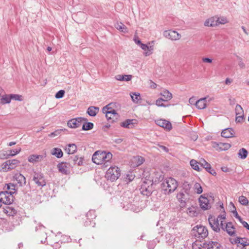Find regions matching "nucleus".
Listing matches in <instances>:
<instances>
[{
  "instance_id": "1",
  "label": "nucleus",
  "mask_w": 249,
  "mask_h": 249,
  "mask_svg": "<svg viewBox=\"0 0 249 249\" xmlns=\"http://www.w3.org/2000/svg\"><path fill=\"white\" fill-rule=\"evenodd\" d=\"M226 219L225 213L219 215L216 218L210 216L208 218L209 224L212 230L215 232H218L220 231V228L223 226L224 221Z\"/></svg>"
},
{
  "instance_id": "2",
  "label": "nucleus",
  "mask_w": 249,
  "mask_h": 249,
  "mask_svg": "<svg viewBox=\"0 0 249 249\" xmlns=\"http://www.w3.org/2000/svg\"><path fill=\"white\" fill-rule=\"evenodd\" d=\"M162 189L167 194L174 192L178 186L177 181L173 178H169L164 179L162 184Z\"/></svg>"
},
{
  "instance_id": "3",
  "label": "nucleus",
  "mask_w": 249,
  "mask_h": 249,
  "mask_svg": "<svg viewBox=\"0 0 249 249\" xmlns=\"http://www.w3.org/2000/svg\"><path fill=\"white\" fill-rule=\"evenodd\" d=\"M191 234L198 239H204L208 235V231L205 226L197 225L192 229Z\"/></svg>"
},
{
  "instance_id": "4",
  "label": "nucleus",
  "mask_w": 249,
  "mask_h": 249,
  "mask_svg": "<svg viewBox=\"0 0 249 249\" xmlns=\"http://www.w3.org/2000/svg\"><path fill=\"white\" fill-rule=\"evenodd\" d=\"M112 157V155L111 153L108 152L107 153L106 152L96 151L94 153L92 157V161L96 164H103V158H106L107 160H111Z\"/></svg>"
},
{
  "instance_id": "5",
  "label": "nucleus",
  "mask_w": 249,
  "mask_h": 249,
  "mask_svg": "<svg viewBox=\"0 0 249 249\" xmlns=\"http://www.w3.org/2000/svg\"><path fill=\"white\" fill-rule=\"evenodd\" d=\"M121 175V171L117 166H111L106 172L105 177L107 180L113 182Z\"/></svg>"
},
{
  "instance_id": "6",
  "label": "nucleus",
  "mask_w": 249,
  "mask_h": 249,
  "mask_svg": "<svg viewBox=\"0 0 249 249\" xmlns=\"http://www.w3.org/2000/svg\"><path fill=\"white\" fill-rule=\"evenodd\" d=\"M152 183L151 180L142 182L140 189L141 193L144 196H149L152 192Z\"/></svg>"
},
{
  "instance_id": "7",
  "label": "nucleus",
  "mask_w": 249,
  "mask_h": 249,
  "mask_svg": "<svg viewBox=\"0 0 249 249\" xmlns=\"http://www.w3.org/2000/svg\"><path fill=\"white\" fill-rule=\"evenodd\" d=\"M14 201V196L8 191L0 192V202L6 205L11 204Z\"/></svg>"
},
{
  "instance_id": "8",
  "label": "nucleus",
  "mask_w": 249,
  "mask_h": 249,
  "mask_svg": "<svg viewBox=\"0 0 249 249\" xmlns=\"http://www.w3.org/2000/svg\"><path fill=\"white\" fill-rule=\"evenodd\" d=\"M33 180L38 186L43 187L46 185V182L43 174L35 172Z\"/></svg>"
},
{
  "instance_id": "9",
  "label": "nucleus",
  "mask_w": 249,
  "mask_h": 249,
  "mask_svg": "<svg viewBox=\"0 0 249 249\" xmlns=\"http://www.w3.org/2000/svg\"><path fill=\"white\" fill-rule=\"evenodd\" d=\"M14 181H16L19 187H23L26 185V180L25 177L19 173H14L13 176Z\"/></svg>"
},
{
  "instance_id": "10",
  "label": "nucleus",
  "mask_w": 249,
  "mask_h": 249,
  "mask_svg": "<svg viewBox=\"0 0 249 249\" xmlns=\"http://www.w3.org/2000/svg\"><path fill=\"white\" fill-rule=\"evenodd\" d=\"M203 248L204 249H221L222 246L217 241H208L203 243Z\"/></svg>"
},
{
  "instance_id": "11",
  "label": "nucleus",
  "mask_w": 249,
  "mask_h": 249,
  "mask_svg": "<svg viewBox=\"0 0 249 249\" xmlns=\"http://www.w3.org/2000/svg\"><path fill=\"white\" fill-rule=\"evenodd\" d=\"M164 36L172 40H178L181 38V35L177 32L172 30L165 31L163 33Z\"/></svg>"
},
{
  "instance_id": "12",
  "label": "nucleus",
  "mask_w": 249,
  "mask_h": 249,
  "mask_svg": "<svg viewBox=\"0 0 249 249\" xmlns=\"http://www.w3.org/2000/svg\"><path fill=\"white\" fill-rule=\"evenodd\" d=\"M213 147L215 148L216 150H227L229 149L231 147V145L228 143H223V142H213Z\"/></svg>"
},
{
  "instance_id": "13",
  "label": "nucleus",
  "mask_w": 249,
  "mask_h": 249,
  "mask_svg": "<svg viewBox=\"0 0 249 249\" xmlns=\"http://www.w3.org/2000/svg\"><path fill=\"white\" fill-rule=\"evenodd\" d=\"M200 206L204 210H208L211 208V206L209 202V200L203 196H201L199 198Z\"/></svg>"
},
{
  "instance_id": "14",
  "label": "nucleus",
  "mask_w": 249,
  "mask_h": 249,
  "mask_svg": "<svg viewBox=\"0 0 249 249\" xmlns=\"http://www.w3.org/2000/svg\"><path fill=\"white\" fill-rule=\"evenodd\" d=\"M156 124L159 126L166 129L167 130H171L172 128L171 123L165 120L160 119L155 121Z\"/></svg>"
},
{
  "instance_id": "15",
  "label": "nucleus",
  "mask_w": 249,
  "mask_h": 249,
  "mask_svg": "<svg viewBox=\"0 0 249 249\" xmlns=\"http://www.w3.org/2000/svg\"><path fill=\"white\" fill-rule=\"evenodd\" d=\"M69 163L67 162H61L57 164V168L60 173L64 175H68L70 171L68 167Z\"/></svg>"
},
{
  "instance_id": "16",
  "label": "nucleus",
  "mask_w": 249,
  "mask_h": 249,
  "mask_svg": "<svg viewBox=\"0 0 249 249\" xmlns=\"http://www.w3.org/2000/svg\"><path fill=\"white\" fill-rule=\"evenodd\" d=\"M222 229L224 231H226L230 235L233 236L235 233V231L234 230V227L233 226L231 222H228L226 223L225 226L223 225V226L222 227Z\"/></svg>"
},
{
  "instance_id": "17",
  "label": "nucleus",
  "mask_w": 249,
  "mask_h": 249,
  "mask_svg": "<svg viewBox=\"0 0 249 249\" xmlns=\"http://www.w3.org/2000/svg\"><path fill=\"white\" fill-rule=\"evenodd\" d=\"M84 159L82 157H78L77 156L70 157L69 159V163L73 165H82L83 163Z\"/></svg>"
},
{
  "instance_id": "18",
  "label": "nucleus",
  "mask_w": 249,
  "mask_h": 249,
  "mask_svg": "<svg viewBox=\"0 0 249 249\" xmlns=\"http://www.w3.org/2000/svg\"><path fill=\"white\" fill-rule=\"evenodd\" d=\"M235 132L234 130L231 127L227 128L222 130L221 136L226 138H232L235 137Z\"/></svg>"
},
{
  "instance_id": "19",
  "label": "nucleus",
  "mask_w": 249,
  "mask_h": 249,
  "mask_svg": "<svg viewBox=\"0 0 249 249\" xmlns=\"http://www.w3.org/2000/svg\"><path fill=\"white\" fill-rule=\"evenodd\" d=\"M217 17L215 16L211 17L206 20L204 25L208 27H214L217 26Z\"/></svg>"
},
{
  "instance_id": "20",
  "label": "nucleus",
  "mask_w": 249,
  "mask_h": 249,
  "mask_svg": "<svg viewBox=\"0 0 249 249\" xmlns=\"http://www.w3.org/2000/svg\"><path fill=\"white\" fill-rule=\"evenodd\" d=\"M189 195L183 191L179 192L177 195L178 200L184 205L186 200L188 199Z\"/></svg>"
},
{
  "instance_id": "21",
  "label": "nucleus",
  "mask_w": 249,
  "mask_h": 249,
  "mask_svg": "<svg viewBox=\"0 0 249 249\" xmlns=\"http://www.w3.org/2000/svg\"><path fill=\"white\" fill-rule=\"evenodd\" d=\"M140 47L144 51L143 54L145 56H149L153 53V51L154 50L153 46H148L146 44H141V46Z\"/></svg>"
},
{
  "instance_id": "22",
  "label": "nucleus",
  "mask_w": 249,
  "mask_h": 249,
  "mask_svg": "<svg viewBox=\"0 0 249 249\" xmlns=\"http://www.w3.org/2000/svg\"><path fill=\"white\" fill-rule=\"evenodd\" d=\"M3 212L8 216H14L17 213V210L13 207L6 206L3 208Z\"/></svg>"
},
{
  "instance_id": "23",
  "label": "nucleus",
  "mask_w": 249,
  "mask_h": 249,
  "mask_svg": "<svg viewBox=\"0 0 249 249\" xmlns=\"http://www.w3.org/2000/svg\"><path fill=\"white\" fill-rule=\"evenodd\" d=\"M99 111V107L94 106H90L88 107L87 113L91 117L95 116Z\"/></svg>"
},
{
  "instance_id": "24",
  "label": "nucleus",
  "mask_w": 249,
  "mask_h": 249,
  "mask_svg": "<svg viewBox=\"0 0 249 249\" xmlns=\"http://www.w3.org/2000/svg\"><path fill=\"white\" fill-rule=\"evenodd\" d=\"M196 107L199 109H204L206 107V98H201L195 103Z\"/></svg>"
},
{
  "instance_id": "25",
  "label": "nucleus",
  "mask_w": 249,
  "mask_h": 249,
  "mask_svg": "<svg viewBox=\"0 0 249 249\" xmlns=\"http://www.w3.org/2000/svg\"><path fill=\"white\" fill-rule=\"evenodd\" d=\"M16 185L14 183H9L8 184H6L4 188L7 190L6 191H8V193L11 195H13L17 191V189H16Z\"/></svg>"
},
{
  "instance_id": "26",
  "label": "nucleus",
  "mask_w": 249,
  "mask_h": 249,
  "mask_svg": "<svg viewBox=\"0 0 249 249\" xmlns=\"http://www.w3.org/2000/svg\"><path fill=\"white\" fill-rule=\"evenodd\" d=\"M135 122H136L135 120L133 119H127L124 121V122L121 123L120 125L124 128H130L133 127V125L134 124H135Z\"/></svg>"
},
{
  "instance_id": "27",
  "label": "nucleus",
  "mask_w": 249,
  "mask_h": 249,
  "mask_svg": "<svg viewBox=\"0 0 249 249\" xmlns=\"http://www.w3.org/2000/svg\"><path fill=\"white\" fill-rule=\"evenodd\" d=\"M44 158L43 155H32L29 157L28 160L30 162H38L43 160Z\"/></svg>"
},
{
  "instance_id": "28",
  "label": "nucleus",
  "mask_w": 249,
  "mask_h": 249,
  "mask_svg": "<svg viewBox=\"0 0 249 249\" xmlns=\"http://www.w3.org/2000/svg\"><path fill=\"white\" fill-rule=\"evenodd\" d=\"M235 243L237 244H240L243 247H245L249 245V242L246 238L236 237L235 239Z\"/></svg>"
},
{
  "instance_id": "29",
  "label": "nucleus",
  "mask_w": 249,
  "mask_h": 249,
  "mask_svg": "<svg viewBox=\"0 0 249 249\" xmlns=\"http://www.w3.org/2000/svg\"><path fill=\"white\" fill-rule=\"evenodd\" d=\"M132 76L131 75H121L118 74L115 76L116 80L119 81H129L131 80Z\"/></svg>"
},
{
  "instance_id": "30",
  "label": "nucleus",
  "mask_w": 249,
  "mask_h": 249,
  "mask_svg": "<svg viewBox=\"0 0 249 249\" xmlns=\"http://www.w3.org/2000/svg\"><path fill=\"white\" fill-rule=\"evenodd\" d=\"M7 162L9 165L8 168L10 170L15 168L20 163L19 160L16 159L8 160Z\"/></svg>"
},
{
  "instance_id": "31",
  "label": "nucleus",
  "mask_w": 249,
  "mask_h": 249,
  "mask_svg": "<svg viewBox=\"0 0 249 249\" xmlns=\"http://www.w3.org/2000/svg\"><path fill=\"white\" fill-rule=\"evenodd\" d=\"M76 150L77 146L75 144H69L65 149V150L69 154H73Z\"/></svg>"
},
{
  "instance_id": "32",
  "label": "nucleus",
  "mask_w": 249,
  "mask_h": 249,
  "mask_svg": "<svg viewBox=\"0 0 249 249\" xmlns=\"http://www.w3.org/2000/svg\"><path fill=\"white\" fill-rule=\"evenodd\" d=\"M130 96L134 103L137 104L140 103L141 97L140 93L136 92L131 93Z\"/></svg>"
},
{
  "instance_id": "33",
  "label": "nucleus",
  "mask_w": 249,
  "mask_h": 249,
  "mask_svg": "<svg viewBox=\"0 0 249 249\" xmlns=\"http://www.w3.org/2000/svg\"><path fill=\"white\" fill-rule=\"evenodd\" d=\"M160 95L162 96L164 98V101H168L171 100L172 98V94L168 90H165L160 93Z\"/></svg>"
},
{
  "instance_id": "34",
  "label": "nucleus",
  "mask_w": 249,
  "mask_h": 249,
  "mask_svg": "<svg viewBox=\"0 0 249 249\" xmlns=\"http://www.w3.org/2000/svg\"><path fill=\"white\" fill-rule=\"evenodd\" d=\"M230 204L231 205L232 208V209H231V212L233 213V215H234V217H235L236 218L238 219L239 220V221H240L241 223H242V222H244V221H243L242 218L241 217V216H240L238 215V213H237V211H236V208H235V207L234 205L233 204V203L232 202H231V203H230Z\"/></svg>"
},
{
  "instance_id": "35",
  "label": "nucleus",
  "mask_w": 249,
  "mask_h": 249,
  "mask_svg": "<svg viewBox=\"0 0 249 249\" xmlns=\"http://www.w3.org/2000/svg\"><path fill=\"white\" fill-rule=\"evenodd\" d=\"M51 153L52 155L55 156L57 158H60L63 155V152L61 149L58 148H53Z\"/></svg>"
},
{
  "instance_id": "36",
  "label": "nucleus",
  "mask_w": 249,
  "mask_h": 249,
  "mask_svg": "<svg viewBox=\"0 0 249 249\" xmlns=\"http://www.w3.org/2000/svg\"><path fill=\"white\" fill-rule=\"evenodd\" d=\"M248 151L244 148H242L238 153V157L241 159H245L247 157Z\"/></svg>"
},
{
  "instance_id": "37",
  "label": "nucleus",
  "mask_w": 249,
  "mask_h": 249,
  "mask_svg": "<svg viewBox=\"0 0 249 249\" xmlns=\"http://www.w3.org/2000/svg\"><path fill=\"white\" fill-rule=\"evenodd\" d=\"M68 126L70 128H75L80 126V124L77 123L76 120L72 119L69 120L67 123Z\"/></svg>"
},
{
  "instance_id": "38",
  "label": "nucleus",
  "mask_w": 249,
  "mask_h": 249,
  "mask_svg": "<svg viewBox=\"0 0 249 249\" xmlns=\"http://www.w3.org/2000/svg\"><path fill=\"white\" fill-rule=\"evenodd\" d=\"M190 164L193 169L197 171H200V168L198 165L199 164H200V161L198 162L195 160H192L190 162Z\"/></svg>"
},
{
  "instance_id": "39",
  "label": "nucleus",
  "mask_w": 249,
  "mask_h": 249,
  "mask_svg": "<svg viewBox=\"0 0 249 249\" xmlns=\"http://www.w3.org/2000/svg\"><path fill=\"white\" fill-rule=\"evenodd\" d=\"M86 216L87 217V219L89 220V222H91V220L95 219V217H96L95 211L93 210H89L87 213Z\"/></svg>"
},
{
  "instance_id": "40",
  "label": "nucleus",
  "mask_w": 249,
  "mask_h": 249,
  "mask_svg": "<svg viewBox=\"0 0 249 249\" xmlns=\"http://www.w3.org/2000/svg\"><path fill=\"white\" fill-rule=\"evenodd\" d=\"M11 101L10 94H5L2 96L1 98V103L2 104H9Z\"/></svg>"
},
{
  "instance_id": "41",
  "label": "nucleus",
  "mask_w": 249,
  "mask_h": 249,
  "mask_svg": "<svg viewBox=\"0 0 249 249\" xmlns=\"http://www.w3.org/2000/svg\"><path fill=\"white\" fill-rule=\"evenodd\" d=\"M67 131V129H65V128L57 129V130H56L55 131H54V132H52L51 133L49 134V137L53 138V137H55L56 136H57L60 135L62 131Z\"/></svg>"
},
{
  "instance_id": "42",
  "label": "nucleus",
  "mask_w": 249,
  "mask_h": 249,
  "mask_svg": "<svg viewBox=\"0 0 249 249\" xmlns=\"http://www.w3.org/2000/svg\"><path fill=\"white\" fill-rule=\"evenodd\" d=\"M93 125L92 123H86L83 124L82 129L83 130H89L93 128Z\"/></svg>"
},
{
  "instance_id": "43",
  "label": "nucleus",
  "mask_w": 249,
  "mask_h": 249,
  "mask_svg": "<svg viewBox=\"0 0 249 249\" xmlns=\"http://www.w3.org/2000/svg\"><path fill=\"white\" fill-rule=\"evenodd\" d=\"M21 148L19 147L14 150H10L8 151V155L9 157H13L18 154L21 151Z\"/></svg>"
},
{
  "instance_id": "44",
  "label": "nucleus",
  "mask_w": 249,
  "mask_h": 249,
  "mask_svg": "<svg viewBox=\"0 0 249 249\" xmlns=\"http://www.w3.org/2000/svg\"><path fill=\"white\" fill-rule=\"evenodd\" d=\"M200 164L201 166L203 167L204 169H210L211 164L206 161L204 159H201L200 160Z\"/></svg>"
},
{
  "instance_id": "45",
  "label": "nucleus",
  "mask_w": 249,
  "mask_h": 249,
  "mask_svg": "<svg viewBox=\"0 0 249 249\" xmlns=\"http://www.w3.org/2000/svg\"><path fill=\"white\" fill-rule=\"evenodd\" d=\"M194 188L195 192L198 194H200L203 192L202 188L199 183H196L194 184Z\"/></svg>"
},
{
  "instance_id": "46",
  "label": "nucleus",
  "mask_w": 249,
  "mask_h": 249,
  "mask_svg": "<svg viewBox=\"0 0 249 249\" xmlns=\"http://www.w3.org/2000/svg\"><path fill=\"white\" fill-rule=\"evenodd\" d=\"M239 202L243 205H247L249 203V200L246 197L242 196L239 197Z\"/></svg>"
},
{
  "instance_id": "47",
  "label": "nucleus",
  "mask_w": 249,
  "mask_h": 249,
  "mask_svg": "<svg viewBox=\"0 0 249 249\" xmlns=\"http://www.w3.org/2000/svg\"><path fill=\"white\" fill-rule=\"evenodd\" d=\"M135 161H136L137 166H139L142 164L144 161V159L143 157L141 156H137L134 158Z\"/></svg>"
},
{
  "instance_id": "48",
  "label": "nucleus",
  "mask_w": 249,
  "mask_h": 249,
  "mask_svg": "<svg viewBox=\"0 0 249 249\" xmlns=\"http://www.w3.org/2000/svg\"><path fill=\"white\" fill-rule=\"evenodd\" d=\"M235 112L236 115L237 116L238 115H244V110L241 106L238 104L235 107Z\"/></svg>"
},
{
  "instance_id": "49",
  "label": "nucleus",
  "mask_w": 249,
  "mask_h": 249,
  "mask_svg": "<svg viewBox=\"0 0 249 249\" xmlns=\"http://www.w3.org/2000/svg\"><path fill=\"white\" fill-rule=\"evenodd\" d=\"M115 27L118 30H119L122 32H125L126 31V28L125 26L122 23H120V24L117 23L115 25Z\"/></svg>"
},
{
  "instance_id": "50",
  "label": "nucleus",
  "mask_w": 249,
  "mask_h": 249,
  "mask_svg": "<svg viewBox=\"0 0 249 249\" xmlns=\"http://www.w3.org/2000/svg\"><path fill=\"white\" fill-rule=\"evenodd\" d=\"M217 25L219 24H224L228 22V20L227 18L225 17H217Z\"/></svg>"
},
{
  "instance_id": "51",
  "label": "nucleus",
  "mask_w": 249,
  "mask_h": 249,
  "mask_svg": "<svg viewBox=\"0 0 249 249\" xmlns=\"http://www.w3.org/2000/svg\"><path fill=\"white\" fill-rule=\"evenodd\" d=\"M11 100H14L16 101H21L22 100V97L21 95L18 94H10Z\"/></svg>"
},
{
  "instance_id": "52",
  "label": "nucleus",
  "mask_w": 249,
  "mask_h": 249,
  "mask_svg": "<svg viewBox=\"0 0 249 249\" xmlns=\"http://www.w3.org/2000/svg\"><path fill=\"white\" fill-rule=\"evenodd\" d=\"M106 117L108 121L110 123H113L115 121V120H116L115 118H113V115L111 114L110 112H107Z\"/></svg>"
},
{
  "instance_id": "53",
  "label": "nucleus",
  "mask_w": 249,
  "mask_h": 249,
  "mask_svg": "<svg viewBox=\"0 0 249 249\" xmlns=\"http://www.w3.org/2000/svg\"><path fill=\"white\" fill-rule=\"evenodd\" d=\"M191 188L190 185L187 183L185 182L183 184V190L184 192L189 195V191Z\"/></svg>"
},
{
  "instance_id": "54",
  "label": "nucleus",
  "mask_w": 249,
  "mask_h": 249,
  "mask_svg": "<svg viewBox=\"0 0 249 249\" xmlns=\"http://www.w3.org/2000/svg\"><path fill=\"white\" fill-rule=\"evenodd\" d=\"M65 94V91L64 90H59L55 95V97L56 99H60L62 98Z\"/></svg>"
},
{
  "instance_id": "55",
  "label": "nucleus",
  "mask_w": 249,
  "mask_h": 249,
  "mask_svg": "<svg viewBox=\"0 0 249 249\" xmlns=\"http://www.w3.org/2000/svg\"><path fill=\"white\" fill-rule=\"evenodd\" d=\"M162 101H164L163 98H160L156 101V105L158 107H166L162 103Z\"/></svg>"
},
{
  "instance_id": "56",
  "label": "nucleus",
  "mask_w": 249,
  "mask_h": 249,
  "mask_svg": "<svg viewBox=\"0 0 249 249\" xmlns=\"http://www.w3.org/2000/svg\"><path fill=\"white\" fill-rule=\"evenodd\" d=\"M9 157L8 155V152L3 151L0 153V158L1 159H7Z\"/></svg>"
},
{
  "instance_id": "57",
  "label": "nucleus",
  "mask_w": 249,
  "mask_h": 249,
  "mask_svg": "<svg viewBox=\"0 0 249 249\" xmlns=\"http://www.w3.org/2000/svg\"><path fill=\"white\" fill-rule=\"evenodd\" d=\"M237 59L238 60V65L241 69H244L245 68V64L243 62V59L239 56H237Z\"/></svg>"
},
{
  "instance_id": "58",
  "label": "nucleus",
  "mask_w": 249,
  "mask_h": 249,
  "mask_svg": "<svg viewBox=\"0 0 249 249\" xmlns=\"http://www.w3.org/2000/svg\"><path fill=\"white\" fill-rule=\"evenodd\" d=\"M156 243L155 241H149L147 244V247L149 249H154L156 246Z\"/></svg>"
},
{
  "instance_id": "59",
  "label": "nucleus",
  "mask_w": 249,
  "mask_h": 249,
  "mask_svg": "<svg viewBox=\"0 0 249 249\" xmlns=\"http://www.w3.org/2000/svg\"><path fill=\"white\" fill-rule=\"evenodd\" d=\"M244 115H238L236 116L235 121L237 123H241L244 120Z\"/></svg>"
},
{
  "instance_id": "60",
  "label": "nucleus",
  "mask_w": 249,
  "mask_h": 249,
  "mask_svg": "<svg viewBox=\"0 0 249 249\" xmlns=\"http://www.w3.org/2000/svg\"><path fill=\"white\" fill-rule=\"evenodd\" d=\"M8 166L9 165L7 160L2 164L1 167L2 169L4 170L5 171H7L8 170H10V169L8 168Z\"/></svg>"
},
{
  "instance_id": "61",
  "label": "nucleus",
  "mask_w": 249,
  "mask_h": 249,
  "mask_svg": "<svg viewBox=\"0 0 249 249\" xmlns=\"http://www.w3.org/2000/svg\"><path fill=\"white\" fill-rule=\"evenodd\" d=\"M109 112H110L111 114L113 115V118H115V119L117 120L118 117H119V115L116 112V110L114 109H111L110 110H109Z\"/></svg>"
},
{
  "instance_id": "62",
  "label": "nucleus",
  "mask_w": 249,
  "mask_h": 249,
  "mask_svg": "<svg viewBox=\"0 0 249 249\" xmlns=\"http://www.w3.org/2000/svg\"><path fill=\"white\" fill-rule=\"evenodd\" d=\"M75 120H76V122L77 123L80 124V125H81V123L82 121H84L85 122L87 121V119L83 117H78L77 118H75Z\"/></svg>"
},
{
  "instance_id": "63",
  "label": "nucleus",
  "mask_w": 249,
  "mask_h": 249,
  "mask_svg": "<svg viewBox=\"0 0 249 249\" xmlns=\"http://www.w3.org/2000/svg\"><path fill=\"white\" fill-rule=\"evenodd\" d=\"M206 170L213 176H215L216 175V173L215 172L214 170L212 169L211 165H210V169H206Z\"/></svg>"
},
{
  "instance_id": "64",
  "label": "nucleus",
  "mask_w": 249,
  "mask_h": 249,
  "mask_svg": "<svg viewBox=\"0 0 249 249\" xmlns=\"http://www.w3.org/2000/svg\"><path fill=\"white\" fill-rule=\"evenodd\" d=\"M126 180H128L129 181H131L133 180L134 178V176L133 175H126V177L125 178Z\"/></svg>"
}]
</instances>
